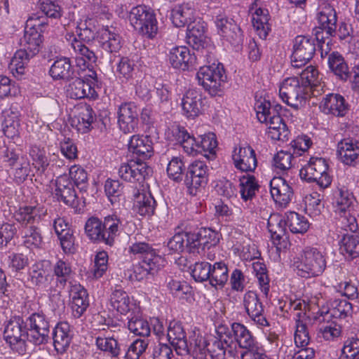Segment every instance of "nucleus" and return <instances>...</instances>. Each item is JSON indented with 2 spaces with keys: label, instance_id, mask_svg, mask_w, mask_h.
<instances>
[{
  "label": "nucleus",
  "instance_id": "f257e3e1",
  "mask_svg": "<svg viewBox=\"0 0 359 359\" xmlns=\"http://www.w3.org/2000/svg\"><path fill=\"white\" fill-rule=\"evenodd\" d=\"M96 33L95 27L90 22L84 21L79 22L76 27L79 39L73 35H70L69 39H67L69 41L70 54L75 57L76 65L80 67H88V65L95 63L97 60L95 53L83 43V42L93 41Z\"/></svg>",
  "mask_w": 359,
  "mask_h": 359
},
{
  "label": "nucleus",
  "instance_id": "f03ea898",
  "mask_svg": "<svg viewBox=\"0 0 359 359\" xmlns=\"http://www.w3.org/2000/svg\"><path fill=\"white\" fill-rule=\"evenodd\" d=\"M320 27L315 31L316 40L323 55L330 51L329 44L331 42L330 36L337 34V16L334 8L328 4H323L321 10L318 14Z\"/></svg>",
  "mask_w": 359,
  "mask_h": 359
},
{
  "label": "nucleus",
  "instance_id": "7ed1b4c3",
  "mask_svg": "<svg viewBox=\"0 0 359 359\" xmlns=\"http://www.w3.org/2000/svg\"><path fill=\"white\" fill-rule=\"evenodd\" d=\"M292 265L298 276L307 278L320 275L325 269L326 261L317 248L306 247L301 257L294 259Z\"/></svg>",
  "mask_w": 359,
  "mask_h": 359
},
{
  "label": "nucleus",
  "instance_id": "20e7f679",
  "mask_svg": "<svg viewBox=\"0 0 359 359\" xmlns=\"http://www.w3.org/2000/svg\"><path fill=\"white\" fill-rule=\"evenodd\" d=\"M196 79L205 91L212 96H216L222 93L226 75L222 64L212 63L200 67Z\"/></svg>",
  "mask_w": 359,
  "mask_h": 359
},
{
  "label": "nucleus",
  "instance_id": "39448f33",
  "mask_svg": "<svg viewBox=\"0 0 359 359\" xmlns=\"http://www.w3.org/2000/svg\"><path fill=\"white\" fill-rule=\"evenodd\" d=\"M129 20L131 25L140 34L148 38H154L158 31L155 14L147 6L140 5L130 11Z\"/></svg>",
  "mask_w": 359,
  "mask_h": 359
},
{
  "label": "nucleus",
  "instance_id": "423d86ee",
  "mask_svg": "<svg viewBox=\"0 0 359 359\" xmlns=\"http://www.w3.org/2000/svg\"><path fill=\"white\" fill-rule=\"evenodd\" d=\"M25 322L20 317L12 318L6 325L4 337L10 347L18 353L26 352V339H29Z\"/></svg>",
  "mask_w": 359,
  "mask_h": 359
},
{
  "label": "nucleus",
  "instance_id": "0eeeda50",
  "mask_svg": "<svg viewBox=\"0 0 359 359\" xmlns=\"http://www.w3.org/2000/svg\"><path fill=\"white\" fill-rule=\"evenodd\" d=\"M328 165L325 159L311 157L306 165L299 171L302 180L308 182H316L320 187H327L332 182L331 177L327 172Z\"/></svg>",
  "mask_w": 359,
  "mask_h": 359
},
{
  "label": "nucleus",
  "instance_id": "6e6552de",
  "mask_svg": "<svg viewBox=\"0 0 359 359\" xmlns=\"http://www.w3.org/2000/svg\"><path fill=\"white\" fill-rule=\"evenodd\" d=\"M308 93L309 91L300 83L298 77L285 79L279 89L280 97L283 101L294 109L303 106L306 100L305 95Z\"/></svg>",
  "mask_w": 359,
  "mask_h": 359
},
{
  "label": "nucleus",
  "instance_id": "1a4fd4ad",
  "mask_svg": "<svg viewBox=\"0 0 359 359\" xmlns=\"http://www.w3.org/2000/svg\"><path fill=\"white\" fill-rule=\"evenodd\" d=\"M29 341L35 344H41L47 341L49 333V323L43 314L34 313L25 321Z\"/></svg>",
  "mask_w": 359,
  "mask_h": 359
},
{
  "label": "nucleus",
  "instance_id": "9d476101",
  "mask_svg": "<svg viewBox=\"0 0 359 359\" xmlns=\"http://www.w3.org/2000/svg\"><path fill=\"white\" fill-rule=\"evenodd\" d=\"M151 172V168L147 165L146 162L137 161L134 159L122 164L118 169L121 178L130 182L142 183Z\"/></svg>",
  "mask_w": 359,
  "mask_h": 359
},
{
  "label": "nucleus",
  "instance_id": "9b49d317",
  "mask_svg": "<svg viewBox=\"0 0 359 359\" xmlns=\"http://www.w3.org/2000/svg\"><path fill=\"white\" fill-rule=\"evenodd\" d=\"M208 171V167L203 161H195L189 165L185 174L184 183L191 194L193 189L196 190L207 184Z\"/></svg>",
  "mask_w": 359,
  "mask_h": 359
},
{
  "label": "nucleus",
  "instance_id": "f8f14e48",
  "mask_svg": "<svg viewBox=\"0 0 359 359\" xmlns=\"http://www.w3.org/2000/svg\"><path fill=\"white\" fill-rule=\"evenodd\" d=\"M181 104L183 115L187 118L194 119L203 112L205 98L201 92L190 89L184 95Z\"/></svg>",
  "mask_w": 359,
  "mask_h": 359
},
{
  "label": "nucleus",
  "instance_id": "ddd939ff",
  "mask_svg": "<svg viewBox=\"0 0 359 359\" xmlns=\"http://www.w3.org/2000/svg\"><path fill=\"white\" fill-rule=\"evenodd\" d=\"M243 304L245 312L252 320L261 326L268 325L264 316V309L257 294L254 291H248L243 295Z\"/></svg>",
  "mask_w": 359,
  "mask_h": 359
},
{
  "label": "nucleus",
  "instance_id": "4468645a",
  "mask_svg": "<svg viewBox=\"0 0 359 359\" xmlns=\"http://www.w3.org/2000/svg\"><path fill=\"white\" fill-rule=\"evenodd\" d=\"M118 123L124 133L135 131L138 124V111L133 102L122 104L118 112Z\"/></svg>",
  "mask_w": 359,
  "mask_h": 359
},
{
  "label": "nucleus",
  "instance_id": "2eb2a0df",
  "mask_svg": "<svg viewBox=\"0 0 359 359\" xmlns=\"http://www.w3.org/2000/svg\"><path fill=\"white\" fill-rule=\"evenodd\" d=\"M337 154L340 161L348 165L359 163V141L347 137L338 142Z\"/></svg>",
  "mask_w": 359,
  "mask_h": 359
},
{
  "label": "nucleus",
  "instance_id": "dca6fc26",
  "mask_svg": "<svg viewBox=\"0 0 359 359\" xmlns=\"http://www.w3.org/2000/svg\"><path fill=\"white\" fill-rule=\"evenodd\" d=\"M128 149L137 156V161L145 162L154 154L153 142L148 135H133L128 144Z\"/></svg>",
  "mask_w": 359,
  "mask_h": 359
},
{
  "label": "nucleus",
  "instance_id": "f3484780",
  "mask_svg": "<svg viewBox=\"0 0 359 359\" xmlns=\"http://www.w3.org/2000/svg\"><path fill=\"white\" fill-rule=\"evenodd\" d=\"M46 214V210L41 205H23L20 206L13 214L15 219L25 226L38 225L43 216Z\"/></svg>",
  "mask_w": 359,
  "mask_h": 359
},
{
  "label": "nucleus",
  "instance_id": "a211bd4d",
  "mask_svg": "<svg viewBox=\"0 0 359 359\" xmlns=\"http://www.w3.org/2000/svg\"><path fill=\"white\" fill-rule=\"evenodd\" d=\"M167 337L178 355H185L189 351L186 332L181 323L170 322L167 330Z\"/></svg>",
  "mask_w": 359,
  "mask_h": 359
},
{
  "label": "nucleus",
  "instance_id": "6ab92c4d",
  "mask_svg": "<svg viewBox=\"0 0 359 359\" xmlns=\"http://www.w3.org/2000/svg\"><path fill=\"white\" fill-rule=\"evenodd\" d=\"M235 167L243 172L253 171L257 165L255 150L250 146L234 149L232 156Z\"/></svg>",
  "mask_w": 359,
  "mask_h": 359
},
{
  "label": "nucleus",
  "instance_id": "aec40b11",
  "mask_svg": "<svg viewBox=\"0 0 359 359\" xmlns=\"http://www.w3.org/2000/svg\"><path fill=\"white\" fill-rule=\"evenodd\" d=\"M270 191L273 200L280 205H287L293 196L292 187L281 177H274L271 180Z\"/></svg>",
  "mask_w": 359,
  "mask_h": 359
},
{
  "label": "nucleus",
  "instance_id": "412c9836",
  "mask_svg": "<svg viewBox=\"0 0 359 359\" xmlns=\"http://www.w3.org/2000/svg\"><path fill=\"white\" fill-rule=\"evenodd\" d=\"M169 62L172 67L185 71L194 67L196 57L191 54L187 47L177 46L170 50Z\"/></svg>",
  "mask_w": 359,
  "mask_h": 359
},
{
  "label": "nucleus",
  "instance_id": "4be33fe9",
  "mask_svg": "<svg viewBox=\"0 0 359 359\" xmlns=\"http://www.w3.org/2000/svg\"><path fill=\"white\" fill-rule=\"evenodd\" d=\"M231 332L235 342L239 348L244 351L259 346L252 332L244 325L240 323H233Z\"/></svg>",
  "mask_w": 359,
  "mask_h": 359
},
{
  "label": "nucleus",
  "instance_id": "5701e85b",
  "mask_svg": "<svg viewBox=\"0 0 359 359\" xmlns=\"http://www.w3.org/2000/svg\"><path fill=\"white\" fill-rule=\"evenodd\" d=\"M76 79L71 81L67 87V95L71 99L95 98L97 96L91 83L81 79Z\"/></svg>",
  "mask_w": 359,
  "mask_h": 359
},
{
  "label": "nucleus",
  "instance_id": "b1692460",
  "mask_svg": "<svg viewBox=\"0 0 359 359\" xmlns=\"http://www.w3.org/2000/svg\"><path fill=\"white\" fill-rule=\"evenodd\" d=\"M320 107L325 114L336 116H344L348 111V104L344 97L339 94L327 95L322 100Z\"/></svg>",
  "mask_w": 359,
  "mask_h": 359
},
{
  "label": "nucleus",
  "instance_id": "393cba45",
  "mask_svg": "<svg viewBox=\"0 0 359 359\" xmlns=\"http://www.w3.org/2000/svg\"><path fill=\"white\" fill-rule=\"evenodd\" d=\"M293 48V58H297L300 61H309L316 51L314 39L304 36H297L294 39Z\"/></svg>",
  "mask_w": 359,
  "mask_h": 359
},
{
  "label": "nucleus",
  "instance_id": "a878e982",
  "mask_svg": "<svg viewBox=\"0 0 359 359\" xmlns=\"http://www.w3.org/2000/svg\"><path fill=\"white\" fill-rule=\"evenodd\" d=\"M102 48L109 53H117L121 48V38L113 27H102L99 31Z\"/></svg>",
  "mask_w": 359,
  "mask_h": 359
},
{
  "label": "nucleus",
  "instance_id": "bb28decb",
  "mask_svg": "<svg viewBox=\"0 0 359 359\" xmlns=\"http://www.w3.org/2000/svg\"><path fill=\"white\" fill-rule=\"evenodd\" d=\"M55 191L58 200L63 201L66 205L72 207L77 205L74 185L67 177L61 176L57 179Z\"/></svg>",
  "mask_w": 359,
  "mask_h": 359
},
{
  "label": "nucleus",
  "instance_id": "cd10ccee",
  "mask_svg": "<svg viewBox=\"0 0 359 359\" xmlns=\"http://www.w3.org/2000/svg\"><path fill=\"white\" fill-rule=\"evenodd\" d=\"M70 296L73 315L76 318H79L89 305L87 291L81 285H74L70 290Z\"/></svg>",
  "mask_w": 359,
  "mask_h": 359
},
{
  "label": "nucleus",
  "instance_id": "c85d7f7f",
  "mask_svg": "<svg viewBox=\"0 0 359 359\" xmlns=\"http://www.w3.org/2000/svg\"><path fill=\"white\" fill-rule=\"evenodd\" d=\"M268 126V135L273 140L279 141H287L289 136V130L283 118L275 113L267 119V122H264Z\"/></svg>",
  "mask_w": 359,
  "mask_h": 359
},
{
  "label": "nucleus",
  "instance_id": "c756f323",
  "mask_svg": "<svg viewBox=\"0 0 359 359\" xmlns=\"http://www.w3.org/2000/svg\"><path fill=\"white\" fill-rule=\"evenodd\" d=\"M72 340L70 325L67 322L59 323L53 331V345L58 353H63L69 346Z\"/></svg>",
  "mask_w": 359,
  "mask_h": 359
},
{
  "label": "nucleus",
  "instance_id": "7c9ffc66",
  "mask_svg": "<svg viewBox=\"0 0 359 359\" xmlns=\"http://www.w3.org/2000/svg\"><path fill=\"white\" fill-rule=\"evenodd\" d=\"M172 132L175 140L180 144L184 152L189 155H197L198 140L191 135L184 127L173 128Z\"/></svg>",
  "mask_w": 359,
  "mask_h": 359
},
{
  "label": "nucleus",
  "instance_id": "2f4dec72",
  "mask_svg": "<svg viewBox=\"0 0 359 359\" xmlns=\"http://www.w3.org/2000/svg\"><path fill=\"white\" fill-rule=\"evenodd\" d=\"M354 197L348 189L344 187L339 189L335 194L332 203L334 211L336 215L348 211H353Z\"/></svg>",
  "mask_w": 359,
  "mask_h": 359
},
{
  "label": "nucleus",
  "instance_id": "473e14b6",
  "mask_svg": "<svg viewBox=\"0 0 359 359\" xmlns=\"http://www.w3.org/2000/svg\"><path fill=\"white\" fill-rule=\"evenodd\" d=\"M50 75L53 79H74V71L67 57H62L54 62L50 69Z\"/></svg>",
  "mask_w": 359,
  "mask_h": 359
},
{
  "label": "nucleus",
  "instance_id": "72a5a7b5",
  "mask_svg": "<svg viewBox=\"0 0 359 359\" xmlns=\"http://www.w3.org/2000/svg\"><path fill=\"white\" fill-rule=\"evenodd\" d=\"M187 39L193 48L198 50L203 48L205 40V27L200 21H191L187 25Z\"/></svg>",
  "mask_w": 359,
  "mask_h": 359
},
{
  "label": "nucleus",
  "instance_id": "f704fd0d",
  "mask_svg": "<svg viewBox=\"0 0 359 359\" xmlns=\"http://www.w3.org/2000/svg\"><path fill=\"white\" fill-rule=\"evenodd\" d=\"M110 304L117 312L123 315L130 313L133 306L128 294L120 287H116L110 296Z\"/></svg>",
  "mask_w": 359,
  "mask_h": 359
},
{
  "label": "nucleus",
  "instance_id": "c9c22d12",
  "mask_svg": "<svg viewBox=\"0 0 359 359\" xmlns=\"http://www.w3.org/2000/svg\"><path fill=\"white\" fill-rule=\"evenodd\" d=\"M257 0H255L251 5L250 8V11L252 12V11L255 8L254 13H252V23L257 31H260L259 33L260 37L266 38L269 29L268 22L269 20V12L267 10L262 9L261 8H257Z\"/></svg>",
  "mask_w": 359,
  "mask_h": 359
},
{
  "label": "nucleus",
  "instance_id": "e433bc0d",
  "mask_svg": "<svg viewBox=\"0 0 359 359\" xmlns=\"http://www.w3.org/2000/svg\"><path fill=\"white\" fill-rule=\"evenodd\" d=\"M42 34L34 28H29L25 32L22 43L24 49L32 57L36 55L40 50L42 43Z\"/></svg>",
  "mask_w": 359,
  "mask_h": 359
},
{
  "label": "nucleus",
  "instance_id": "4c0bfd02",
  "mask_svg": "<svg viewBox=\"0 0 359 359\" xmlns=\"http://www.w3.org/2000/svg\"><path fill=\"white\" fill-rule=\"evenodd\" d=\"M268 229L271 233V238L274 242L278 241L280 245L281 241H285L287 238L286 235V222L278 214L271 215L268 219Z\"/></svg>",
  "mask_w": 359,
  "mask_h": 359
},
{
  "label": "nucleus",
  "instance_id": "58836bf2",
  "mask_svg": "<svg viewBox=\"0 0 359 359\" xmlns=\"http://www.w3.org/2000/svg\"><path fill=\"white\" fill-rule=\"evenodd\" d=\"M194 11L188 4L176 6L171 11V20L177 27H183L194 18Z\"/></svg>",
  "mask_w": 359,
  "mask_h": 359
},
{
  "label": "nucleus",
  "instance_id": "ea45409f",
  "mask_svg": "<svg viewBox=\"0 0 359 359\" xmlns=\"http://www.w3.org/2000/svg\"><path fill=\"white\" fill-rule=\"evenodd\" d=\"M85 231L87 236L93 242L106 244V235L103 222L97 217H90L86 222Z\"/></svg>",
  "mask_w": 359,
  "mask_h": 359
},
{
  "label": "nucleus",
  "instance_id": "a19ab883",
  "mask_svg": "<svg viewBox=\"0 0 359 359\" xmlns=\"http://www.w3.org/2000/svg\"><path fill=\"white\" fill-rule=\"evenodd\" d=\"M229 279L228 268L224 262H215L211 266L209 282L215 288H222Z\"/></svg>",
  "mask_w": 359,
  "mask_h": 359
},
{
  "label": "nucleus",
  "instance_id": "79ce46f5",
  "mask_svg": "<svg viewBox=\"0 0 359 359\" xmlns=\"http://www.w3.org/2000/svg\"><path fill=\"white\" fill-rule=\"evenodd\" d=\"M299 79L301 80L300 83L306 87L309 92L311 91L313 96L317 95L315 92H318L316 88L320 86V79H319L318 71L314 67H307L301 72Z\"/></svg>",
  "mask_w": 359,
  "mask_h": 359
},
{
  "label": "nucleus",
  "instance_id": "37998d69",
  "mask_svg": "<svg viewBox=\"0 0 359 359\" xmlns=\"http://www.w3.org/2000/svg\"><path fill=\"white\" fill-rule=\"evenodd\" d=\"M217 146L216 135L209 133L200 137L198 140L197 154H201L208 159H213L215 156V149Z\"/></svg>",
  "mask_w": 359,
  "mask_h": 359
},
{
  "label": "nucleus",
  "instance_id": "c03bdc74",
  "mask_svg": "<svg viewBox=\"0 0 359 359\" xmlns=\"http://www.w3.org/2000/svg\"><path fill=\"white\" fill-rule=\"evenodd\" d=\"M208 339H205L202 335L194 332L188 342V351L186 354H191L196 359H205L206 357V347Z\"/></svg>",
  "mask_w": 359,
  "mask_h": 359
},
{
  "label": "nucleus",
  "instance_id": "a18cd8bd",
  "mask_svg": "<svg viewBox=\"0 0 359 359\" xmlns=\"http://www.w3.org/2000/svg\"><path fill=\"white\" fill-rule=\"evenodd\" d=\"M341 253L346 257L353 259L359 256V236L355 234H346L341 241Z\"/></svg>",
  "mask_w": 359,
  "mask_h": 359
},
{
  "label": "nucleus",
  "instance_id": "49530a36",
  "mask_svg": "<svg viewBox=\"0 0 359 359\" xmlns=\"http://www.w3.org/2000/svg\"><path fill=\"white\" fill-rule=\"evenodd\" d=\"M328 65L332 72L341 80L346 81L349 77L348 66L339 53L333 52L329 55Z\"/></svg>",
  "mask_w": 359,
  "mask_h": 359
},
{
  "label": "nucleus",
  "instance_id": "de8ad7c7",
  "mask_svg": "<svg viewBox=\"0 0 359 359\" xmlns=\"http://www.w3.org/2000/svg\"><path fill=\"white\" fill-rule=\"evenodd\" d=\"M227 347H231V344L226 339H218L216 337H212L208 339L205 348L206 353H208L212 359H224Z\"/></svg>",
  "mask_w": 359,
  "mask_h": 359
},
{
  "label": "nucleus",
  "instance_id": "09e8293b",
  "mask_svg": "<svg viewBox=\"0 0 359 359\" xmlns=\"http://www.w3.org/2000/svg\"><path fill=\"white\" fill-rule=\"evenodd\" d=\"M134 207L140 215L151 216L154 212L156 201L151 194H139Z\"/></svg>",
  "mask_w": 359,
  "mask_h": 359
},
{
  "label": "nucleus",
  "instance_id": "8fccbe9b",
  "mask_svg": "<svg viewBox=\"0 0 359 359\" xmlns=\"http://www.w3.org/2000/svg\"><path fill=\"white\" fill-rule=\"evenodd\" d=\"M121 221L116 215L104 217L103 222L104 231L106 235V244L112 246L115 238L119 234Z\"/></svg>",
  "mask_w": 359,
  "mask_h": 359
},
{
  "label": "nucleus",
  "instance_id": "3c124183",
  "mask_svg": "<svg viewBox=\"0 0 359 359\" xmlns=\"http://www.w3.org/2000/svg\"><path fill=\"white\" fill-rule=\"evenodd\" d=\"M128 328L135 335L148 337L151 333V328L149 323L140 317L133 316L130 313L128 316Z\"/></svg>",
  "mask_w": 359,
  "mask_h": 359
},
{
  "label": "nucleus",
  "instance_id": "603ef678",
  "mask_svg": "<svg viewBox=\"0 0 359 359\" xmlns=\"http://www.w3.org/2000/svg\"><path fill=\"white\" fill-rule=\"evenodd\" d=\"M97 348L111 358H118L121 353V348L116 339L114 337H97L95 340Z\"/></svg>",
  "mask_w": 359,
  "mask_h": 359
},
{
  "label": "nucleus",
  "instance_id": "864d4df0",
  "mask_svg": "<svg viewBox=\"0 0 359 359\" xmlns=\"http://www.w3.org/2000/svg\"><path fill=\"white\" fill-rule=\"evenodd\" d=\"M95 119V114L90 105L81 106L77 116L78 130L81 133L88 132Z\"/></svg>",
  "mask_w": 359,
  "mask_h": 359
},
{
  "label": "nucleus",
  "instance_id": "5fc2aeb1",
  "mask_svg": "<svg viewBox=\"0 0 359 359\" xmlns=\"http://www.w3.org/2000/svg\"><path fill=\"white\" fill-rule=\"evenodd\" d=\"M4 135L8 138H14L20 135V119L17 114L11 112L5 116L2 123Z\"/></svg>",
  "mask_w": 359,
  "mask_h": 359
},
{
  "label": "nucleus",
  "instance_id": "6e6d98bb",
  "mask_svg": "<svg viewBox=\"0 0 359 359\" xmlns=\"http://www.w3.org/2000/svg\"><path fill=\"white\" fill-rule=\"evenodd\" d=\"M286 224L294 233H303L307 231L309 226L308 221L303 216L294 212H290L287 215Z\"/></svg>",
  "mask_w": 359,
  "mask_h": 359
},
{
  "label": "nucleus",
  "instance_id": "4d7b16f0",
  "mask_svg": "<svg viewBox=\"0 0 359 359\" xmlns=\"http://www.w3.org/2000/svg\"><path fill=\"white\" fill-rule=\"evenodd\" d=\"M32 57L27 54L25 50H18L13 57L10 68L13 74L16 73L18 75H23L25 74V67L27 65L30 58Z\"/></svg>",
  "mask_w": 359,
  "mask_h": 359
},
{
  "label": "nucleus",
  "instance_id": "13d9d810",
  "mask_svg": "<svg viewBox=\"0 0 359 359\" xmlns=\"http://www.w3.org/2000/svg\"><path fill=\"white\" fill-rule=\"evenodd\" d=\"M240 193L243 201L251 200L258 189V184L255 182V177L253 175L243 176L241 179Z\"/></svg>",
  "mask_w": 359,
  "mask_h": 359
},
{
  "label": "nucleus",
  "instance_id": "bf43d9fd",
  "mask_svg": "<svg viewBox=\"0 0 359 359\" xmlns=\"http://www.w3.org/2000/svg\"><path fill=\"white\" fill-rule=\"evenodd\" d=\"M305 211L311 217L319 216L321 213L323 204L321 202L320 195L317 192H313L305 197Z\"/></svg>",
  "mask_w": 359,
  "mask_h": 359
},
{
  "label": "nucleus",
  "instance_id": "052dcab7",
  "mask_svg": "<svg viewBox=\"0 0 359 359\" xmlns=\"http://www.w3.org/2000/svg\"><path fill=\"white\" fill-rule=\"evenodd\" d=\"M104 191L111 204H114L122 196L123 186L118 180L108 179L104 184Z\"/></svg>",
  "mask_w": 359,
  "mask_h": 359
},
{
  "label": "nucleus",
  "instance_id": "680f3d73",
  "mask_svg": "<svg viewBox=\"0 0 359 359\" xmlns=\"http://www.w3.org/2000/svg\"><path fill=\"white\" fill-rule=\"evenodd\" d=\"M339 359H359V338L351 337L344 341Z\"/></svg>",
  "mask_w": 359,
  "mask_h": 359
},
{
  "label": "nucleus",
  "instance_id": "e2e57ef3",
  "mask_svg": "<svg viewBox=\"0 0 359 359\" xmlns=\"http://www.w3.org/2000/svg\"><path fill=\"white\" fill-rule=\"evenodd\" d=\"M25 245L27 248H38L42 243V236L37 225L27 226L24 233Z\"/></svg>",
  "mask_w": 359,
  "mask_h": 359
},
{
  "label": "nucleus",
  "instance_id": "0e129e2a",
  "mask_svg": "<svg viewBox=\"0 0 359 359\" xmlns=\"http://www.w3.org/2000/svg\"><path fill=\"white\" fill-rule=\"evenodd\" d=\"M252 267L258 279L262 292L265 296H267L269 292V278L265 264L257 261L252 264Z\"/></svg>",
  "mask_w": 359,
  "mask_h": 359
},
{
  "label": "nucleus",
  "instance_id": "69168bd1",
  "mask_svg": "<svg viewBox=\"0 0 359 359\" xmlns=\"http://www.w3.org/2000/svg\"><path fill=\"white\" fill-rule=\"evenodd\" d=\"M140 262L151 270V275H154L163 266L164 259L154 250L149 254L142 256Z\"/></svg>",
  "mask_w": 359,
  "mask_h": 359
},
{
  "label": "nucleus",
  "instance_id": "338daca9",
  "mask_svg": "<svg viewBox=\"0 0 359 359\" xmlns=\"http://www.w3.org/2000/svg\"><path fill=\"white\" fill-rule=\"evenodd\" d=\"M29 155L33 161V164L38 170L43 172L49 165L46 151L43 149L34 145L29 150Z\"/></svg>",
  "mask_w": 359,
  "mask_h": 359
},
{
  "label": "nucleus",
  "instance_id": "774afa93",
  "mask_svg": "<svg viewBox=\"0 0 359 359\" xmlns=\"http://www.w3.org/2000/svg\"><path fill=\"white\" fill-rule=\"evenodd\" d=\"M331 305L334 318H345L351 313L352 305L345 299H334Z\"/></svg>",
  "mask_w": 359,
  "mask_h": 359
}]
</instances>
